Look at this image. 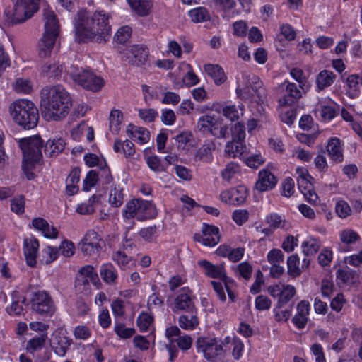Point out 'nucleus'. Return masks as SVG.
Returning a JSON list of instances; mask_svg holds the SVG:
<instances>
[{"instance_id":"obj_1","label":"nucleus","mask_w":362,"mask_h":362,"mask_svg":"<svg viewBox=\"0 0 362 362\" xmlns=\"http://www.w3.org/2000/svg\"><path fill=\"white\" fill-rule=\"evenodd\" d=\"M76 38L79 42H95L105 43L112 35L111 25L109 24V16L105 11H80L74 23Z\"/></svg>"},{"instance_id":"obj_2","label":"nucleus","mask_w":362,"mask_h":362,"mask_svg":"<svg viewBox=\"0 0 362 362\" xmlns=\"http://www.w3.org/2000/svg\"><path fill=\"white\" fill-rule=\"evenodd\" d=\"M40 98L42 115L47 121L64 119L72 106L69 93L60 85L42 88Z\"/></svg>"},{"instance_id":"obj_3","label":"nucleus","mask_w":362,"mask_h":362,"mask_svg":"<svg viewBox=\"0 0 362 362\" xmlns=\"http://www.w3.org/2000/svg\"><path fill=\"white\" fill-rule=\"evenodd\" d=\"M10 112L16 124L24 129L35 128L38 123L39 112L35 105L28 100H18L10 106Z\"/></svg>"},{"instance_id":"obj_4","label":"nucleus","mask_w":362,"mask_h":362,"mask_svg":"<svg viewBox=\"0 0 362 362\" xmlns=\"http://www.w3.org/2000/svg\"><path fill=\"white\" fill-rule=\"evenodd\" d=\"M42 12L45 32L39 41L38 47L40 57H45L49 55L54 45L59 32V25L54 11L45 8Z\"/></svg>"},{"instance_id":"obj_5","label":"nucleus","mask_w":362,"mask_h":362,"mask_svg":"<svg viewBox=\"0 0 362 362\" xmlns=\"http://www.w3.org/2000/svg\"><path fill=\"white\" fill-rule=\"evenodd\" d=\"M156 214L157 211L154 204L151 201L141 199H133L128 202L122 214L125 221L131 220L135 216L139 221H144L154 218Z\"/></svg>"},{"instance_id":"obj_6","label":"nucleus","mask_w":362,"mask_h":362,"mask_svg":"<svg viewBox=\"0 0 362 362\" xmlns=\"http://www.w3.org/2000/svg\"><path fill=\"white\" fill-rule=\"evenodd\" d=\"M67 73L76 83L91 91L97 92L104 86L103 79L88 70L71 66Z\"/></svg>"},{"instance_id":"obj_7","label":"nucleus","mask_w":362,"mask_h":362,"mask_svg":"<svg viewBox=\"0 0 362 362\" xmlns=\"http://www.w3.org/2000/svg\"><path fill=\"white\" fill-rule=\"evenodd\" d=\"M42 144L43 141L38 135L19 139L18 144L23 156V170L25 168V162L35 163L41 159Z\"/></svg>"},{"instance_id":"obj_8","label":"nucleus","mask_w":362,"mask_h":362,"mask_svg":"<svg viewBox=\"0 0 362 362\" xmlns=\"http://www.w3.org/2000/svg\"><path fill=\"white\" fill-rule=\"evenodd\" d=\"M30 303L33 312L42 317H51L56 311V305L51 296L43 290L33 292Z\"/></svg>"},{"instance_id":"obj_9","label":"nucleus","mask_w":362,"mask_h":362,"mask_svg":"<svg viewBox=\"0 0 362 362\" xmlns=\"http://www.w3.org/2000/svg\"><path fill=\"white\" fill-rule=\"evenodd\" d=\"M39 9L38 0H17L7 20L12 24L21 23L30 18Z\"/></svg>"},{"instance_id":"obj_10","label":"nucleus","mask_w":362,"mask_h":362,"mask_svg":"<svg viewBox=\"0 0 362 362\" xmlns=\"http://www.w3.org/2000/svg\"><path fill=\"white\" fill-rule=\"evenodd\" d=\"M199 352H202L204 357L210 361H215L218 357L224 356L223 343L215 338H199L196 342Z\"/></svg>"},{"instance_id":"obj_11","label":"nucleus","mask_w":362,"mask_h":362,"mask_svg":"<svg viewBox=\"0 0 362 362\" xmlns=\"http://www.w3.org/2000/svg\"><path fill=\"white\" fill-rule=\"evenodd\" d=\"M100 240L97 232L93 230H88L79 243L83 254L92 255L98 253L100 250Z\"/></svg>"},{"instance_id":"obj_12","label":"nucleus","mask_w":362,"mask_h":362,"mask_svg":"<svg viewBox=\"0 0 362 362\" xmlns=\"http://www.w3.org/2000/svg\"><path fill=\"white\" fill-rule=\"evenodd\" d=\"M148 56V51L146 47L143 45H135L126 53L125 61L132 65L140 66L145 64Z\"/></svg>"},{"instance_id":"obj_13","label":"nucleus","mask_w":362,"mask_h":362,"mask_svg":"<svg viewBox=\"0 0 362 362\" xmlns=\"http://www.w3.org/2000/svg\"><path fill=\"white\" fill-rule=\"evenodd\" d=\"M175 309L193 314L197 313L188 288H182L175 299Z\"/></svg>"},{"instance_id":"obj_14","label":"nucleus","mask_w":362,"mask_h":362,"mask_svg":"<svg viewBox=\"0 0 362 362\" xmlns=\"http://www.w3.org/2000/svg\"><path fill=\"white\" fill-rule=\"evenodd\" d=\"M39 242L35 238H26L23 241V252L26 263L30 267H35L38 253Z\"/></svg>"},{"instance_id":"obj_15","label":"nucleus","mask_w":362,"mask_h":362,"mask_svg":"<svg viewBox=\"0 0 362 362\" xmlns=\"http://www.w3.org/2000/svg\"><path fill=\"white\" fill-rule=\"evenodd\" d=\"M276 177L268 170L259 172L258 180L255 183V189L260 192L272 189L276 185Z\"/></svg>"},{"instance_id":"obj_16","label":"nucleus","mask_w":362,"mask_h":362,"mask_svg":"<svg viewBox=\"0 0 362 362\" xmlns=\"http://www.w3.org/2000/svg\"><path fill=\"white\" fill-rule=\"evenodd\" d=\"M310 304L308 301L301 300L297 305V313L292 322L298 329H303L308 320Z\"/></svg>"},{"instance_id":"obj_17","label":"nucleus","mask_w":362,"mask_h":362,"mask_svg":"<svg viewBox=\"0 0 362 362\" xmlns=\"http://www.w3.org/2000/svg\"><path fill=\"white\" fill-rule=\"evenodd\" d=\"M203 245L214 247L220 241L221 235L218 227L206 223L203 224Z\"/></svg>"},{"instance_id":"obj_18","label":"nucleus","mask_w":362,"mask_h":362,"mask_svg":"<svg viewBox=\"0 0 362 362\" xmlns=\"http://www.w3.org/2000/svg\"><path fill=\"white\" fill-rule=\"evenodd\" d=\"M216 149L215 142L213 141H206L196 152L194 160L202 163H210L214 159L213 151Z\"/></svg>"},{"instance_id":"obj_19","label":"nucleus","mask_w":362,"mask_h":362,"mask_svg":"<svg viewBox=\"0 0 362 362\" xmlns=\"http://www.w3.org/2000/svg\"><path fill=\"white\" fill-rule=\"evenodd\" d=\"M198 265L204 270V274L209 277L219 279L226 278V269L223 264L214 265L207 260H201Z\"/></svg>"},{"instance_id":"obj_20","label":"nucleus","mask_w":362,"mask_h":362,"mask_svg":"<svg viewBox=\"0 0 362 362\" xmlns=\"http://www.w3.org/2000/svg\"><path fill=\"white\" fill-rule=\"evenodd\" d=\"M286 92L284 96L279 100L281 106L292 105L302 97L300 90L294 83H288Z\"/></svg>"},{"instance_id":"obj_21","label":"nucleus","mask_w":362,"mask_h":362,"mask_svg":"<svg viewBox=\"0 0 362 362\" xmlns=\"http://www.w3.org/2000/svg\"><path fill=\"white\" fill-rule=\"evenodd\" d=\"M72 339L66 336L57 335L53 339L51 346L54 353L59 356H64L70 346Z\"/></svg>"},{"instance_id":"obj_22","label":"nucleus","mask_w":362,"mask_h":362,"mask_svg":"<svg viewBox=\"0 0 362 362\" xmlns=\"http://www.w3.org/2000/svg\"><path fill=\"white\" fill-rule=\"evenodd\" d=\"M327 151L330 158L335 163H341L344 160L341 141L337 137L329 139Z\"/></svg>"},{"instance_id":"obj_23","label":"nucleus","mask_w":362,"mask_h":362,"mask_svg":"<svg viewBox=\"0 0 362 362\" xmlns=\"http://www.w3.org/2000/svg\"><path fill=\"white\" fill-rule=\"evenodd\" d=\"M337 76L332 71L324 69L316 76L315 83L318 92L331 86L336 80Z\"/></svg>"},{"instance_id":"obj_24","label":"nucleus","mask_w":362,"mask_h":362,"mask_svg":"<svg viewBox=\"0 0 362 362\" xmlns=\"http://www.w3.org/2000/svg\"><path fill=\"white\" fill-rule=\"evenodd\" d=\"M128 136L140 144L147 143L150 139L149 132L144 127H138L132 124L127 129Z\"/></svg>"},{"instance_id":"obj_25","label":"nucleus","mask_w":362,"mask_h":362,"mask_svg":"<svg viewBox=\"0 0 362 362\" xmlns=\"http://www.w3.org/2000/svg\"><path fill=\"white\" fill-rule=\"evenodd\" d=\"M65 146V142L62 138H54L49 139L45 146L44 152L46 156L55 157L63 151Z\"/></svg>"},{"instance_id":"obj_26","label":"nucleus","mask_w":362,"mask_h":362,"mask_svg":"<svg viewBox=\"0 0 362 362\" xmlns=\"http://www.w3.org/2000/svg\"><path fill=\"white\" fill-rule=\"evenodd\" d=\"M204 71L208 76L211 77L216 85L223 84L226 80V76L223 69L217 64H206Z\"/></svg>"},{"instance_id":"obj_27","label":"nucleus","mask_w":362,"mask_h":362,"mask_svg":"<svg viewBox=\"0 0 362 362\" xmlns=\"http://www.w3.org/2000/svg\"><path fill=\"white\" fill-rule=\"evenodd\" d=\"M80 168H74L70 172L66 180V194L69 196H72L77 193L78 191V187L77 185L78 182L80 180Z\"/></svg>"},{"instance_id":"obj_28","label":"nucleus","mask_w":362,"mask_h":362,"mask_svg":"<svg viewBox=\"0 0 362 362\" xmlns=\"http://www.w3.org/2000/svg\"><path fill=\"white\" fill-rule=\"evenodd\" d=\"M100 276L108 284H115L117 279V272L111 263L103 264L100 269Z\"/></svg>"},{"instance_id":"obj_29","label":"nucleus","mask_w":362,"mask_h":362,"mask_svg":"<svg viewBox=\"0 0 362 362\" xmlns=\"http://www.w3.org/2000/svg\"><path fill=\"white\" fill-rule=\"evenodd\" d=\"M251 88L256 94L257 103H263L267 98V90L263 86V83L259 80V77L252 75L251 78Z\"/></svg>"},{"instance_id":"obj_30","label":"nucleus","mask_w":362,"mask_h":362,"mask_svg":"<svg viewBox=\"0 0 362 362\" xmlns=\"http://www.w3.org/2000/svg\"><path fill=\"white\" fill-rule=\"evenodd\" d=\"M63 70V65L55 62L47 63L42 66L43 75L52 79L58 78L61 76Z\"/></svg>"},{"instance_id":"obj_31","label":"nucleus","mask_w":362,"mask_h":362,"mask_svg":"<svg viewBox=\"0 0 362 362\" xmlns=\"http://www.w3.org/2000/svg\"><path fill=\"white\" fill-rule=\"evenodd\" d=\"M113 149L116 153L121 152L122 150L125 157L132 156L135 153L134 144L128 139L122 141L120 139H116L114 143Z\"/></svg>"},{"instance_id":"obj_32","label":"nucleus","mask_w":362,"mask_h":362,"mask_svg":"<svg viewBox=\"0 0 362 362\" xmlns=\"http://www.w3.org/2000/svg\"><path fill=\"white\" fill-rule=\"evenodd\" d=\"M296 294V288L291 285H283L276 307L281 308L286 305Z\"/></svg>"},{"instance_id":"obj_33","label":"nucleus","mask_w":362,"mask_h":362,"mask_svg":"<svg viewBox=\"0 0 362 362\" xmlns=\"http://www.w3.org/2000/svg\"><path fill=\"white\" fill-rule=\"evenodd\" d=\"M231 204L240 205L245 202L247 195V189L243 185H240L235 188L230 189Z\"/></svg>"},{"instance_id":"obj_34","label":"nucleus","mask_w":362,"mask_h":362,"mask_svg":"<svg viewBox=\"0 0 362 362\" xmlns=\"http://www.w3.org/2000/svg\"><path fill=\"white\" fill-rule=\"evenodd\" d=\"M131 8L139 16H146L151 8L148 0H127Z\"/></svg>"},{"instance_id":"obj_35","label":"nucleus","mask_w":362,"mask_h":362,"mask_svg":"<svg viewBox=\"0 0 362 362\" xmlns=\"http://www.w3.org/2000/svg\"><path fill=\"white\" fill-rule=\"evenodd\" d=\"M296 172L299 175L298 185L300 190L301 192L308 189L310 190V188L313 187V185L310 180H313V178L310 175H308V170L303 168H298Z\"/></svg>"},{"instance_id":"obj_36","label":"nucleus","mask_w":362,"mask_h":362,"mask_svg":"<svg viewBox=\"0 0 362 362\" xmlns=\"http://www.w3.org/2000/svg\"><path fill=\"white\" fill-rule=\"evenodd\" d=\"M208 132L218 139L226 138L228 135V126L223 125L221 121H218L216 119L209 127Z\"/></svg>"},{"instance_id":"obj_37","label":"nucleus","mask_w":362,"mask_h":362,"mask_svg":"<svg viewBox=\"0 0 362 362\" xmlns=\"http://www.w3.org/2000/svg\"><path fill=\"white\" fill-rule=\"evenodd\" d=\"M178 322L180 327L184 329H194L199 325V320L196 313H194L189 317L187 315H181Z\"/></svg>"},{"instance_id":"obj_38","label":"nucleus","mask_w":362,"mask_h":362,"mask_svg":"<svg viewBox=\"0 0 362 362\" xmlns=\"http://www.w3.org/2000/svg\"><path fill=\"white\" fill-rule=\"evenodd\" d=\"M123 119L122 112L119 110H112L110 115V129L113 133H117Z\"/></svg>"},{"instance_id":"obj_39","label":"nucleus","mask_w":362,"mask_h":362,"mask_svg":"<svg viewBox=\"0 0 362 362\" xmlns=\"http://www.w3.org/2000/svg\"><path fill=\"white\" fill-rule=\"evenodd\" d=\"M299 257L295 254L288 257L287 259L288 274L293 277L298 276L300 274L299 268Z\"/></svg>"},{"instance_id":"obj_40","label":"nucleus","mask_w":362,"mask_h":362,"mask_svg":"<svg viewBox=\"0 0 362 362\" xmlns=\"http://www.w3.org/2000/svg\"><path fill=\"white\" fill-rule=\"evenodd\" d=\"M356 275V272L349 267L339 269L337 272V279L344 284H353Z\"/></svg>"},{"instance_id":"obj_41","label":"nucleus","mask_w":362,"mask_h":362,"mask_svg":"<svg viewBox=\"0 0 362 362\" xmlns=\"http://www.w3.org/2000/svg\"><path fill=\"white\" fill-rule=\"evenodd\" d=\"M189 15L194 23L204 22L209 19V14L204 7H199L189 11Z\"/></svg>"},{"instance_id":"obj_42","label":"nucleus","mask_w":362,"mask_h":362,"mask_svg":"<svg viewBox=\"0 0 362 362\" xmlns=\"http://www.w3.org/2000/svg\"><path fill=\"white\" fill-rule=\"evenodd\" d=\"M245 146L243 142L236 143L235 141L232 140L226 144L225 148V153L232 158H235L238 153L240 155L243 153Z\"/></svg>"},{"instance_id":"obj_43","label":"nucleus","mask_w":362,"mask_h":362,"mask_svg":"<svg viewBox=\"0 0 362 362\" xmlns=\"http://www.w3.org/2000/svg\"><path fill=\"white\" fill-rule=\"evenodd\" d=\"M232 140L236 143L243 142L245 138V127L244 124L237 122L231 127Z\"/></svg>"},{"instance_id":"obj_44","label":"nucleus","mask_w":362,"mask_h":362,"mask_svg":"<svg viewBox=\"0 0 362 362\" xmlns=\"http://www.w3.org/2000/svg\"><path fill=\"white\" fill-rule=\"evenodd\" d=\"M303 252L307 257L313 256L320 249V244L315 239H310L305 241L302 244Z\"/></svg>"},{"instance_id":"obj_45","label":"nucleus","mask_w":362,"mask_h":362,"mask_svg":"<svg viewBox=\"0 0 362 362\" xmlns=\"http://www.w3.org/2000/svg\"><path fill=\"white\" fill-rule=\"evenodd\" d=\"M131 34L132 28L129 26H122L115 33L114 41L119 44H124L129 39Z\"/></svg>"},{"instance_id":"obj_46","label":"nucleus","mask_w":362,"mask_h":362,"mask_svg":"<svg viewBox=\"0 0 362 362\" xmlns=\"http://www.w3.org/2000/svg\"><path fill=\"white\" fill-rule=\"evenodd\" d=\"M266 222L270 228L273 229L283 228L285 227L286 221L276 213H272L267 216Z\"/></svg>"},{"instance_id":"obj_47","label":"nucleus","mask_w":362,"mask_h":362,"mask_svg":"<svg viewBox=\"0 0 362 362\" xmlns=\"http://www.w3.org/2000/svg\"><path fill=\"white\" fill-rule=\"evenodd\" d=\"M240 171V166L234 162L229 163L226 165L225 169L222 171L221 175L223 179L230 181L231 178Z\"/></svg>"},{"instance_id":"obj_48","label":"nucleus","mask_w":362,"mask_h":362,"mask_svg":"<svg viewBox=\"0 0 362 362\" xmlns=\"http://www.w3.org/2000/svg\"><path fill=\"white\" fill-rule=\"evenodd\" d=\"M124 201V196L121 189H112L109 195V203L113 207H119Z\"/></svg>"},{"instance_id":"obj_49","label":"nucleus","mask_w":362,"mask_h":362,"mask_svg":"<svg viewBox=\"0 0 362 362\" xmlns=\"http://www.w3.org/2000/svg\"><path fill=\"white\" fill-rule=\"evenodd\" d=\"M98 181V174L95 170H90L87 175L86 178L83 180V189L84 191H89L90 188L94 187L97 182Z\"/></svg>"},{"instance_id":"obj_50","label":"nucleus","mask_w":362,"mask_h":362,"mask_svg":"<svg viewBox=\"0 0 362 362\" xmlns=\"http://www.w3.org/2000/svg\"><path fill=\"white\" fill-rule=\"evenodd\" d=\"M335 211L337 215L342 218H345L349 216L351 213V209L349 204L344 201L340 200L337 202L335 206Z\"/></svg>"},{"instance_id":"obj_51","label":"nucleus","mask_w":362,"mask_h":362,"mask_svg":"<svg viewBox=\"0 0 362 362\" xmlns=\"http://www.w3.org/2000/svg\"><path fill=\"white\" fill-rule=\"evenodd\" d=\"M153 321V317L147 313H141L136 320L137 325L141 332H146L151 323Z\"/></svg>"},{"instance_id":"obj_52","label":"nucleus","mask_w":362,"mask_h":362,"mask_svg":"<svg viewBox=\"0 0 362 362\" xmlns=\"http://www.w3.org/2000/svg\"><path fill=\"white\" fill-rule=\"evenodd\" d=\"M148 166L154 172L165 171L166 168L161 163L160 158L156 156H148L146 159Z\"/></svg>"},{"instance_id":"obj_53","label":"nucleus","mask_w":362,"mask_h":362,"mask_svg":"<svg viewBox=\"0 0 362 362\" xmlns=\"http://www.w3.org/2000/svg\"><path fill=\"white\" fill-rule=\"evenodd\" d=\"M11 211L15 212L16 214H23L25 210L24 196L21 195L12 199L11 201Z\"/></svg>"},{"instance_id":"obj_54","label":"nucleus","mask_w":362,"mask_h":362,"mask_svg":"<svg viewBox=\"0 0 362 362\" xmlns=\"http://www.w3.org/2000/svg\"><path fill=\"white\" fill-rule=\"evenodd\" d=\"M222 114L227 119L235 121L239 118L238 107L233 105H226L222 109Z\"/></svg>"},{"instance_id":"obj_55","label":"nucleus","mask_w":362,"mask_h":362,"mask_svg":"<svg viewBox=\"0 0 362 362\" xmlns=\"http://www.w3.org/2000/svg\"><path fill=\"white\" fill-rule=\"evenodd\" d=\"M74 336L76 339L86 340L91 335L90 329L84 325H78L74 328Z\"/></svg>"},{"instance_id":"obj_56","label":"nucleus","mask_w":362,"mask_h":362,"mask_svg":"<svg viewBox=\"0 0 362 362\" xmlns=\"http://www.w3.org/2000/svg\"><path fill=\"white\" fill-rule=\"evenodd\" d=\"M115 332L119 337L128 339L133 336L135 329L134 328H127L124 324H118L115 327Z\"/></svg>"},{"instance_id":"obj_57","label":"nucleus","mask_w":362,"mask_h":362,"mask_svg":"<svg viewBox=\"0 0 362 362\" xmlns=\"http://www.w3.org/2000/svg\"><path fill=\"white\" fill-rule=\"evenodd\" d=\"M112 259L119 266L124 267L129 263L132 260V257L124 251L118 250L112 255Z\"/></svg>"},{"instance_id":"obj_58","label":"nucleus","mask_w":362,"mask_h":362,"mask_svg":"<svg viewBox=\"0 0 362 362\" xmlns=\"http://www.w3.org/2000/svg\"><path fill=\"white\" fill-rule=\"evenodd\" d=\"M255 304L258 310H265L270 308L272 301L267 296L259 295L255 298Z\"/></svg>"},{"instance_id":"obj_59","label":"nucleus","mask_w":362,"mask_h":362,"mask_svg":"<svg viewBox=\"0 0 362 362\" xmlns=\"http://www.w3.org/2000/svg\"><path fill=\"white\" fill-rule=\"evenodd\" d=\"M291 76L299 83V86L303 89L307 79L302 69L293 68L290 71Z\"/></svg>"},{"instance_id":"obj_60","label":"nucleus","mask_w":362,"mask_h":362,"mask_svg":"<svg viewBox=\"0 0 362 362\" xmlns=\"http://www.w3.org/2000/svg\"><path fill=\"white\" fill-rule=\"evenodd\" d=\"M139 116L144 122H152L158 116V112L154 109H140Z\"/></svg>"},{"instance_id":"obj_61","label":"nucleus","mask_w":362,"mask_h":362,"mask_svg":"<svg viewBox=\"0 0 362 362\" xmlns=\"http://www.w3.org/2000/svg\"><path fill=\"white\" fill-rule=\"evenodd\" d=\"M267 259L271 264L284 262V255L279 249L272 250L267 255Z\"/></svg>"},{"instance_id":"obj_62","label":"nucleus","mask_w":362,"mask_h":362,"mask_svg":"<svg viewBox=\"0 0 362 362\" xmlns=\"http://www.w3.org/2000/svg\"><path fill=\"white\" fill-rule=\"evenodd\" d=\"M15 89L17 92L28 93L32 90L30 81L23 78H18L16 81Z\"/></svg>"},{"instance_id":"obj_63","label":"nucleus","mask_w":362,"mask_h":362,"mask_svg":"<svg viewBox=\"0 0 362 362\" xmlns=\"http://www.w3.org/2000/svg\"><path fill=\"white\" fill-rule=\"evenodd\" d=\"M237 271L240 276L249 279L252 272V266L247 262H242L237 266Z\"/></svg>"},{"instance_id":"obj_64","label":"nucleus","mask_w":362,"mask_h":362,"mask_svg":"<svg viewBox=\"0 0 362 362\" xmlns=\"http://www.w3.org/2000/svg\"><path fill=\"white\" fill-rule=\"evenodd\" d=\"M74 249L75 247L72 242L64 240L62 242L58 250L61 251L64 257H69L74 255Z\"/></svg>"}]
</instances>
